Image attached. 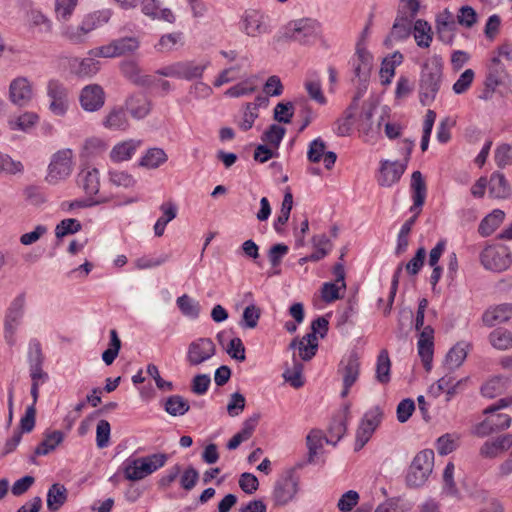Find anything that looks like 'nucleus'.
<instances>
[{
    "label": "nucleus",
    "instance_id": "nucleus-1",
    "mask_svg": "<svg viewBox=\"0 0 512 512\" xmlns=\"http://www.w3.org/2000/svg\"><path fill=\"white\" fill-rule=\"evenodd\" d=\"M510 405H512V397H507L501 398L496 403L485 408L484 414L488 416L475 426L474 433L485 437L491 433L507 429L511 424V416L505 413H498V411Z\"/></svg>",
    "mask_w": 512,
    "mask_h": 512
},
{
    "label": "nucleus",
    "instance_id": "nucleus-2",
    "mask_svg": "<svg viewBox=\"0 0 512 512\" xmlns=\"http://www.w3.org/2000/svg\"><path fill=\"white\" fill-rule=\"evenodd\" d=\"M74 153L70 148L60 149L53 153L47 168L45 180L56 185L70 177L73 171Z\"/></svg>",
    "mask_w": 512,
    "mask_h": 512
},
{
    "label": "nucleus",
    "instance_id": "nucleus-3",
    "mask_svg": "<svg viewBox=\"0 0 512 512\" xmlns=\"http://www.w3.org/2000/svg\"><path fill=\"white\" fill-rule=\"evenodd\" d=\"M434 452L424 449L416 454L406 474V484L411 488H417L427 481L432 472Z\"/></svg>",
    "mask_w": 512,
    "mask_h": 512
},
{
    "label": "nucleus",
    "instance_id": "nucleus-4",
    "mask_svg": "<svg viewBox=\"0 0 512 512\" xmlns=\"http://www.w3.org/2000/svg\"><path fill=\"white\" fill-rule=\"evenodd\" d=\"M320 34V22L311 18H302L288 24L284 37L299 44L308 45L315 42Z\"/></svg>",
    "mask_w": 512,
    "mask_h": 512
},
{
    "label": "nucleus",
    "instance_id": "nucleus-5",
    "mask_svg": "<svg viewBox=\"0 0 512 512\" xmlns=\"http://www.w3.org/2000/svg\"><path fill=\"white\" fill-rule=\"evenodd\" d=\"M299 489V477L293 469L279 477L273 487L272 500L277 507L289 504L295 498Z\"/></svg>",
    "mask_w": 512,
    "mask_h": 512
},
{
    "label": "nucleus",
    "instance_id": "nucleus-6",
    "mask_svg": "<svg viewBox=\"0 0 512 512\" xmlns=\"http://www.w3.org/2000/svg\"><path fill=\"white\" fill-rule=\"evenodd\" d=\"M411 190L413 205L410 207V212L413 213L408 220L400 228V232L410 234L413 225L415 224L419 214L421 213L422 206L424 205L427 189L423 176L420 171H414L411 176Z\"/></svg>",
    "mask_w": 512,
    "mask_h": 512
},
{
    "label": "nucleus",
    "instance_id": "nucleus-7",
    "mask_svg": "<svg viewBox=\"0 0 512 512\" xmlns=\"http://www.w3.org/2000/svg\"><path fill=\"white\" fill-rule=\"evenodd\" d=\"M382 418L383 412L379 406H374L364 413L356 430L355 451H360L368 443L380 425Z\"/></svg>",
    "mask_w": 512,
    "mask_h": 512
},
{
    "label": "nucleus",
    "instance_id": "nucleus-8",
    "mask_svg": "<svg viewBox=\"0 0 512 512\" xmlns=\"http://www.w3.org/2000/svg\"><path fill=\"white\" fill-rule=\"evenodd\" d=\"M25 310V296H16L8 307L4 319V339L9 346L16 343L15 333L22 322Z\"/></svg>",
    "mask_w": 512,
    "mask_h": 512
},
{
    "label": "nucleus",
    "instance_id": "nucleus-9",
    "mask_svg": "<svg viewBox=\"0 0 512 512\" xmlns=\"http://www.w3.org/2000/svg\"><path fill=\"white\" fill-rule=\"evenodd\" d=\"M209 62L204 64H195L192 61H180L171 65L162 67L156 71L160 76L173 77L191 81L202 77Z\"/></svg>",
    "mask_w": 512,
    "mask_h": 512
},
{
    "label": "nucleus",
    "instance_id": "nucleus-10",
    "mask_svg": "<svg viewBox=\"0 0 512 512\" xmlns=\"http://www.w3.org/2000/svg\"><path fill=\"white\" fill-rule=\"evenodd\" d=\"M373 62V55L367 50L364 40H359L356 44V51L349 61L354 74L352 81L354 82L356 79L369 81Z\"/></svg>",
    "mask_w": 512,
    "mask_h": 512
},
{
    "label": "nucleus",
    "instance_id": "nucleus-11",
    "mask_svg": "<svg viewBox=\"0 0 512 512\" xmlns=\"http://www.w3.org/2000/svg\"><path fill=\"white\" fill-rule=\"evenodd\" d=\"M139 48V41L135 37H123L114 40L108 45L101 46L89 52L90 55L98 57H118L132 53Z\"/></svg>",
    "mask_w": 512,
    "mask_h": 512
},
{
    "label": "nucleus",
    "instance_id": "nucleus-12",
    "mask_svg": "<svg viewBox=\"0 0 512 512\" xmlns=\"http://www.w3.org/2000/svg\"><path fill=\"white\" fill-rule=\"evenodd\" d=\"M240 29L250 37L269 33L268 17L258 10H246L241 17Z\"/></svg>",
    "mask_w": 512,
    "mask_h": 512
},
{
    "label": "nucleus",
    "instance_id": "nucleus-13",
    "mask_svg": "<svg viewBox=\"0 0 512 512\" xmlns=\"http://www.w3.org/2000/svg\"><path fill=\"white\" fill-rule=\"evenodd\" d=\"M507 71L504 64L498 57H492L487 67V74L484 82V91L479 96L480 99L488 100L492 97L496 88L504 82Z\"/></svg>",
    "mask_w": 512,
    "mask_h": 512
},
{
    "label": "nucleus",
    "instance_id": "nucleus-14",
    "mask_svg": "<svg viewBox=\"0 0 512 512\" xmlns=\"http://www.w3.org/2000/svg\"><path fill=\"white\" fill-rule=\"evenodd\" d=\"M216 353V346L210 338H198L192 341L187 350V362L191 366H198Z\"/></svg>",
    "mask_w": 512,
    "mask_h": 512
},
{
    "label": "nucleus",
    "instance_id": "nucleus-15",
    "mask_svg": "<svg viewBox=\"0 0 512 512\" xmlns=\"http://www.w3.org/2000/svg\"><path fill=\"white\" fill-rule=\"evenodd\" d=\"M483 266L492 271L501 272L511 264L510 253L506 248H486L480 255Z\"/></svg>",
    "mask_w": 512,
    "mask_h": 512
},
{
    "label": "nucleus",
    "instance_id": "nucleus-16",
    "mask_svg": "<svg viewBox=\"0 0 512 512\" xmlns=\"http://www.w3.org/2000/svg\"><path fill=\"white\" fill-rule=\"evenodd\" d=\"M47 95L50 98L49 108L57 116H62L68 109V90L58 80H50L47 86Z\"/></svg>",
    "mask_w": 512,
    "mask_h": 512
},
{
    "label": "nucleus",
    "instance_id": "nucleus-17",
    "mask_svg": "<svg viewBox=\"0 0 512 512\" xmlns=\"http://www.w3.org/2000/svg\"><path fill=\"white\" fill-rule=\"evenodd\" d=\"M79 100L85 111L95 112L104 106L105 93L100 85L90 84L81 90Z\"/></svg>",
    "mask_w": 512,
    "mask_h": 512
},
{
    "label": "nucleus",
    "instance_id": "nucleus-18",
    "mask_svg": "<svg viewBox=\"0 0 512 512\" xmlns=\"http://www.w3.org/2000/svg\"><path fill=\"white\" fill-rule=\"evenodd\" d=\"M33 97V89L31 83L25 77L14 79L9 86L10 101L19 106H27Z\"/></svg>",
    "mask_w": 512,
    "mask_h": 512
},
{
    "label": "nucleus",
    "instance_id": "nucleus-19",
    "mask_svg": "<svg viewBox=\"0 0 512 512\" xmlns=\"http://www.w3.org/2000/svg\"><path fill=\"white\" fill-rule=\"evenodd\" d=\"M343 386H353L360 374V361L357 352L352 351L344 356L339 364Z\"/></svg>",
    "mask_w": 512,
    "mask_h": 512
},
{
    "label": "nucleus",
    "instance_id": "nucleus-20",
    "mask_svg": "<svg viewBox=\"0 0 512 512\" xmlns=\"http://www.w3.org/2000/svg\"><path fill=\"white\" fill-rule=\"evenodd\" d=\"M406 170V164L398 161L385 160L381 163L378 184L383 187H390L398 182Z\"/></svg>",
    "mask_w": 512,
    "mask_h": 512
},
{
    "label": "nucleus",
    "instance_id": "nucleus-21",
    "mask_svg": "<svg viewBox=\"0 0 512 512\" xmlns=\"http://www.w3.org/2000/svg\"><path fill=\"white\" fill-rule=\"evenodd\" d=\"M412 24L407 18L396 15L392 28L384 39V45L390 49L395 43L407 40L412 34Z\"/></svg>",
    "mask_w": 512,
    "mask_h": 512
},
{
    "label": "nucleus",
    "instance_id": "nucleus-22",
    "mask_svg": "<svg viewBox=\"0 0 512 512\" xmlns=\"http://www.w3.org/2000/svg\"><path fill=\"white\" fill-rule=\"evenodd\" d=\"M143 141L140 139H128L117 143L110 151V159L119 163L130 160L136 151L141 147Z\"/></svg>",
    "mask_w": 512,
    "mask_h": 512
},
{
    "label": "nucleus",
    "instance_id": "nucleus-23",
    "mask_svg": "<svg viewBox=\"0 0 512 512\" xmlns=\"http://www.w3.org/2000/svg\"><path fill=\"white\" fill-rule=\"evenodd\" d=\"M77 183L89 197L98 194L100 189L99 171L97 168L82 169L77 176Z\"/></svg>",
    "mask_w": 512,
    "mask_h": 512
},
{
    "label": "nucleus",
    "instance_id": "nucleus-24",
    "mask_svg": "<svg viewBox=\"0 0 512 512\" xmlns=\"http://www.w3.org/2000/svg\"><path fill=\"white\" fill-rule=\"evenodd\" d=\"M512 317V304L503 303L494 308H490L482 316V320L487 326H495L508 321Z\"/></svg>",
    "mask_w": 512,
    "mask_h": 512
},
{
    "label": "nucleus",
    "instance_id": "nucleus-25",
    "mask_svg": "<svg viewBox=\"0 0 512 512\" xmlns=\"http://www.w3.org/2000/svg\"><path fill=\"white\" fill-rule=\"evenodd\" d=\"M125 107L133 118L140 120L150 113L151 102L145 95L138 94L129 97Z\"/></svg>",
    "mask_w": 512,
    "mask_h": 512
},
{
    "label": "nucleus",
    "instance_id": "nucleus-26",
    "mask_svg": "<svg viewBox=\"0 0 512 512\" xmlns=\"http://www.w3.org/2000/svg\"><path fill=\"white\" fill-rule=\"evenodd\" d=\"M489 195L496 199H505L510 195V184L504 174L494 172L488 181Z\"/></svg>",
    "mask_w": 512,
    "mask_h": 512
},
{
    "label": "nucleus",
    "instance_id": "nucleus-27",
    "mask_svg": "<svg viewBox=\"0 0 512 512\" xmlns=\"http://www.w3.org/2000/svg\"><path fill=\"white\" fill-rule=\"evenodd\" d=\"M105 128L112 131H125L129 128L127 114L122 107L113 108L103 120Z\"/></svg>",
    "mask_w": 512,
    "mask_h": 512
},
{
    "label": "nucleus",
    "instance_id": "nucleus-28",
    "mask_svg": "<svg viewBox=\"0 0 512 512\" xmlns=\"http://www.w3.org/2000/svg\"><path fill=\"white\" fill-rule=\"evenodd\" d=\"M168 160L167 153L159 147L147 149L144 155L139 159L138 166L146 169H157Z\"/></svg>",
    "mask_w": 512,
    "mask_h": 512
},
{
    "label": "nucleus",
    "instance_id": "nucleus-29",
    "mask_svg": "<svg viewBox=\"0 0 512 512\" xmlns=\"http://www.w3.org/2000/svg\"><path fill=\"white\" fill-rule=\"evenodd\" d=\"M512 446V434L502 435L495 440L486 441L481 448V454L493 458Z\"/></svg>",
    "mask_w": 512,
    "mask_h": 512
},
{
    "label": "nucleus",
    "instance_id": "nucleus-30",
    "mask_svg": "<svg viewBox=\"0 0 512 512\" xmlns=\"http://www.w3.org/2000/svg\"><path fill=\"white\" fill-rule=\"evenodd\" d=\"M162 407L166 413L173 417L185 415L189 409V402L181 395L174 394L162 401Z\"/></svg>",
    "mask_w": 512,
    "mask_h": 512
},
{
    "label": "nucleus",
    "instance_id": "nucleus-31",
    "mask_svg": "<svg viewBox=\"0 0 512 512\" xmlns=\"http://www.w3.org/2000/svg\"><path fill=\"white\" fill-rule=\"evenodd\" d=\"M374 109L372 107L362 111L359 118L358 130L365 137V141H369L379 133L381 123L378 122L376 125L372 122Z\"/></svg>",
    "mask_w": 512,
    "mask_h": 512
},
{
    "label": "nucleus",
    "instance_id": "nucleus-32",
    "mask_svg": "<svg viewBox=\"0 0 512 512\" xmlns=\"http://www.w3.org/2000/svg\"><path fill=\"white\" fill-rule=\"evenodd\" d=\"M412 33L416 44L420 48H428L432 42V28L431 25L422 19L416 20L412 24Z\"/></svg>",
    "mask_w": 512,
    "mask_h": 512
},
{
    "label": "nucleus",
    "instance_id": "nucleus-33",
    "mask_svg": "<svg viewBox=\"0 0 512 512\" xmlns=\"http://www.w3.org/2000/svg\"><path fill=\"white\" fill-rule=\"evenodd\" d=\"M68 492L64 485L55 483L47 492V508L50 511H57L67 501Z\"/></svg>",
    "mask_w": 512,
    "mask_h": 512
},
{
    "label": "nucleus",
    "instance_id": "nucleus-34",
    "mask_svg": "<svg viewBox=\"0 0 512 512\" xmlns=\"http://www.w3.org/2000/svg\"><path fill=\"white\" fill-rule=\"evenodd\" d=\"M99 61L92 57L75 59L71 64L72 72L79 77H92L99 71Z\"/></svg>",
    "mask_w": 512,
    "mask_h": 512
},
{
    "label": "nucleus",
    "instance_id": "nucleus-35",
    "mask_svg": "<svg viewBox=\"0 0 512 512\" xmlns=\"http://www.w3.org/2000/svg\"><path fill=\"white\" fill-rule=\"evenodd\" d=\"M504 218V211L500 209L493 210L482 219L478 227V232L484 237L491 235L500 226Z\"/></svg>",
    "mask_w": 512,
    "mask_h": 512
},
{
    "label": "nucleus",
    "instance_id": "nucleus-36",
    "mask_svg": "<svg viewBox=\"0 0 512 512\" xmlns=\"http://www.w3.org/2000/svg\"><path fill=\"white\" fill-rule=\"evenodd\" d=\"M143 459L141 458H128L123 463V471L126 479L131 481H137L145 478L147 475L146 469H144Z\"/></svg>",
    "mask_w": 512,
    "mask_h": 512
},
{
    "label": "nucleus",
    "instance_id": "nucleus-37",
    "mask_svg": "<svg viewBox=\"0 0 512 512\" xmlns=\"http://www.w3.org/2000/svg\"><path fill=\"white\" fill-rule=\"evenodd\" d=\"M64 440V433L59 430L45 434L42 442L35 448V455H47Z\"/></svg>",
    "mask_w": 512,
    "mask_h": 512
},
{
    "label": "nucleus",
    "instance_id": "nucleus-38",
    "mask_svg": "<svg viewBox=\"0 0 512 512\" xmlns=\"http://www.w3.org/2000/svg\"><path fill=\"white\" fill-rule=\"evenodd\" d=\"M347 432V420L342 417L333 418L328 427L327 444L336 445Z\"/></svg>",
    "mask_w": 512,
    "mask_h": 512
},
{
    "label": "nucleus",
    "instance_id": "nucleus-39",
    "mask_svg": "<svg viewBox=\"0 0 512 512\" xmlns=\"http://www.w3.org/2000/svg\"><path fill=\"white\" fill-rule=\"evenodd\" d=\"M508 381L507 377L494 376L481 387V393L486 398H494L506 389Z\"/></svg>",
    "mask_w": 512,
    "mask_h": 512
},
{
    "label": "nucleus",
    "instance_id": "nucleus-40",
    "mask_svg": "<svg viewBox=\"0 0 512 512\" xmlns=\"http://www.w3.org/2000/svg\"><path fill=\"white\" fill-rule=\"evenodd\" d=\"M176 304L181 313L191 319L199 317L201 306L200 303L187 294L178 297Z\"/></svg>",
    "mask_w": 512,
    "mask_h": 512
},
{
    "label": "nucleus",
    "instance_id": "nucleus-41",
    "mask_svg": "<svg viewBox=\"0 0 512 512\" xmlns=\"http://www.w3.org/2000/svg\"><path fill=\"white\" fill-rule=\"evenodd\" d=\"M391 361L387 350H381L376 363V380L381 384H387L390 381Z\"/></svg>",
    "mask_w": 512,
    "mask_h": 512
},
{
    "label": "nucleus",
    "instance_id": "nucleus-42",
    "mask_svg": "<svg viewBox=\"0 0 512 512\" xmlns=\"http://www.w3.org/2000/svg\"><path fill=\"white\" fill-rule=\"evenodd\" d=\"M110 18V11H97L92 14L87 15L82 23L79 25L80 30L84 32V34H88L98 26L102 25L103 23L108 22Z\"/></svg>",
    "mask_w": 512,
    "mask_h": 512
},
{
    "label": "nucleus",
    "instance_id": "nucleus-43",
    "mask_svg": "<svg viewBox=\"0 0 512 512\" xmlns=\"http://www.w3.org/2000/svg\"><path fill=\"white\" fill-rule=\"evenodd\" d=\"M490 343L498 350H508L512 348V331L504 328H497L490 333Z\"/></svg>",
    "mask_w": 512,
    "mask_h": 512
},
{
    "label": "nucleus",
    "instance_id": "nucleus-44",
    "mask_svg": "<svg viewBox=\"0 0 512 512\" xmlns=\"http://www.w3.org/2000/svg\"><path fill=\"white\" fill-rule=\"evenodd\" d=\"M38 115L33 112H25L22 115L9 120L11 130L28 132L38 122Z\"/></svg>",
    "mask_w": 512,
    "mask_h": 512
},
{
    "label": "nucleus",
    "instance_id": "nucleus-45",
    "mask_svg": "<svg viewBox=\"0 0 512 512\" xmlns=\"http://www.w3.org/2000/svg\"><path fill=\"white\" fill-rule=\"evenodd\" d=\"M178 44H184L183 33L179 31L162 35L154 47L158 52H170L174 50Z\"/></svg>",
    "mask_w": 512,
    "mask_h": 512
},
{
    "label": "nucleus",
    "instance_id": "nucleus-46",
    "mask_svg": "<svg viewBox=\"0 0 512 512\" xmlns=\"http://www.w3.org/2000/svg\"><path fill=\"white\" fill-rule=\"evenodd\" d=\"M27 362L29 368L43 366L44 355L42 346L38 339L32 338L28 343Z\"/></svg>",
    "mask_w": 512,
    "mask_h": 512
},
{
    "label": "nucleus",
    "instance_id": "nucleus-47",
    "mask_svg": "<svg viewBox=\"0 0 512 512\" xmlns=\"http://www.w3.org/2000/svg\"><path fill=\"white\" fill-rule=\"evenodd\" d=\"M109 347L102 353V360L106 365H111L117 358L121 349V340L115 329L110 330Z\"/></svg>",
    "mask_w": 512,
    "mask_h": 512
},
{
    "label": "nucleus",
    "instance_id": "nucleus-48",
    "mask_svg": "<svg viewBox=\"0 0 512 512\" xmlns=\"http://www.w3.org/2000/svg\"><path fill=\"white\" fill-rule=\"evenodd\" d=\"M323 439L325 440V437L322 435V431L318 429L311 430L307 435L308 463L314 462L318 450L322 448Z\"/></svg>",
    "mask_w": 512,
    "mask_h": 512
},
{
    "label": "nucleus",
    "instance_id": "nucleus-49",
    "mask_svg": "<svg viewBox=\"0 0 512 512\" xmlns=\"http://www.w3.org/2000/svg\"><path fill=\"white\" fill-rule=\"evenodd\" d=\"M261 317V309L254 303H250L243 311L240 326L244 329H254Z\"/></svg>",
    "mask_w": 512,
    "mask_h": 512
},
{
    "label": "nucleus",
    "instance_id": "nucleus-50",
    "mask_svg": "<svg viewBox=\"0 0 512 512\" xmlns=\"http://www.w3.org/2000/svg\"><path fill=\"white\" fill-rule=\"evenodd\" d=\"M121 70L124 75L139 85L149 86L151 84L150 76H140L138 66L133 61L124 62L121 66Z\"/></svg>",
    "mask_w": 512,
    "mask_h": 512
},
{
    "label": "nucleus",
    "instance_id": "nucleus-51",
    "mask_svg": "<svg viewBox=\"0 0 512 512\" xmlns=\"http://www.w3.org/2000/svg\"><path fill=\"white\" fill-rule=\"evenodd\" d=\"M469 347V343L461 341L450 348V368L462 365L467 357Z\"/></svg>",
    "mask_w": 512,
    "mask_h": 512
},
{
    "label": "nucleus",
    "instance_id": "nucleus-52",
    "mask_svg": "<svg viewBox=\"0 0 512 512\" xmlns=\"http://www.w3.org/2000/svg\"><path fill=\"white\" fill-rule=\"evenodd\" d=\"M285 132L286 129L284 127L277 124H272L263 133L261 139L263 142H266L271 146L278 148L285 135Z\"/></svg>",
    "mask_w": 512,
    "mask_h": 512
},
{
    "label": "nucleus",
    "instance_id": "nucleus-53",
    "mask_svg": "<svg viewBox=\"0 0 512 512\" xmlns=\"http://www.w3.org/2000/svg\"><path fill=\"white\" fill-rule=\"evenodd\" d=\"M81 228L82 225L77 219L67 218L57 224L55 228V235L58 239H61L67 235L79 232Z\"/></svg>",
    "mask_w": 512,
    "mask_h": 512
},
{
    "label": "nucleus",
    "instance_id": "nucleus-54",
    "mask_svg": "<svg viewBox=\"0 0 512 512\" xmlns=\"http://www.w3.org/2000/svg\"><path fill=\"white\" fill-rule=\"evenodd\" d=\"M418 355L420 356L423 366L426 371H430L432 368V359L434 352L433 341H420L417 342Z\"/></svg>",
    "mask_w": 512,
    "mask_h": 512
},
{
    "label": "nucleus",
    "instance_id": "nucleus-55",
    "mask_svg": "<svg viewBox=\"0 0 512 512\" xmlns=\"http://www.w3.org/2000/svg\"><path fill=\"white\" fill-rule=\"evenodd\" d=\"M78 0H56L55 13L58 20L67 21L70 19L77 6Z\"/></svg>",
    "mask_w": 512,
    "mask_h": 512
},
{
    "label": "nucleus",
    "instance_id": "nucleus-56",
    "mask_svg": "<svg viewBox=\"0 0 512 512\" xmlns=\"http://www.w3.org/2000/svg\"><path fill=\"white\" fill-rule=\"evenodd\" d=\"M426 254L427 252L425 247L421 246L417 249L415 255L405 265L406 272L409 275L415 276L421 271L425 263Z\"/></svg>",
    "mask_w": 512,
    "mask_h": 512
},
{
    "label": "nucleus",
    "instance_id": "nucleus-57",
    "mask_svg": "<svg viewBox=\"0 0 512 512\" xmlns=\"http://www.w3.org/2000/svg\"><path fill=\"white\" fill-rule=\"evenodd\" d=\"M108 175L109 181L117 187L130 188L136 183L133 176L126 171L110 170Z\"/></svg>",
    "mask_w": 512,
    "mask_h": 512
},
{
    "label": "nucleus",
    "instance_id": "nucleus-58",
    "mask_svg": "<svg viewBox=\"0 0 512 512\" xmlns=\"http://www.w3.org/2000/svg\"><path fill=\"white\" fill-rule=\"evenodd\" d=\"M144 463V469L147 471V475L152 474L161 467H163L168 459L165 453H155L146 457H142Z\"/></svg>",
    "mask_w": 512,
    "mask_h": 512
},
{
    "label": "nucleus",
    "instance_id": "nucleus-59",
    "mask_svg": "<svg viewBox=\"0 0 512 512\" xmlns=\"http://www.w3.org/2000/svg\"><path fill=\"white\" fill-rule=\"evenodd\" d=\"M144 463V469L147 471V475L152 474L161 467H163L168 459L165 453H155L146 457H142Z\"/></svg>",
    "mask_w": 512,
    "mask_h": 512
},
{
    "label": "nucleus",
    "instance_id": "nucleus-60",
    "mask_svg": "<svg viewBox=\"0 0 512 512\" xmlns=\"http://www.w3.org/2000/svg\"><path fill=\"white\" fill-rule=\"evenodd\" d=\"M110 433V423L105 419H101L96 427V445L98 448L103 449L109 445Z\"/></svg>",
    "mask_w": 512,
    "mask_h": 512
},
{
    "label": "nucleus",
    "instance_id": "nucleus-61",
    "mask_svg": "<svg viewBox=\"0 0 512 512\" xmlns=\"http://www.w3.org/2000/svg\"><path fill=\"white\" fill-rule=\"evenodd\" d=\"M289 347L291 349H298L299 356L303 361H309L312 359L317 351V345L307 344L304 340L294 339Z\"/></svg>",
    "mask_w": 512,
    "mask_h": 512
},
{
    "label": "nucleus",
    "instance_id": "nucleus-62",
    "mask_svg": "<svg viewBox=\"0 0 512 512\" xmlns=\"http://www.w3.org/2000/svg\"><path fill=\"white\" fill-rule=\"evenodd\" d=\"M289 247L286 244L278 243L270 247L268 259L273 268L280 266L282 259L288 254Z\"/></svg>",
    "mask_w": 512,
    "mask_h": 512
},
{
    "label": "nucleus",
    "instance_id": "nucleus-63",
    "mask_svg": "<svg viewBox=\"0 0 512 512\" xmlns=\"http://www.w3.org/2000/svg\"><path fill=\"white\" fill-rule=\"evenodd\" d=\"M415 411V402L410 398L403 399L399 402L396 409L397 420L405 423Z\"/></svg>",
    "mask_w": 512,
    "mask_h": 512
},
{
    "label": "nucleus",
    "instance_id": "nucleus-64",
    "mask_svg": "<svg viewBox=\"0 0 512 512\" xmlns=\"http://www.w3.org/2000/svg\"><path fill=\"white\" fill-rule=\"evenodd\" d=\"M475 77V73L472 69H466L453 84V91L456 94L465 93L471 86Z\"/></svg>",
    "mask_w": 512,
    "mask_h": 512
}]
</instances>
